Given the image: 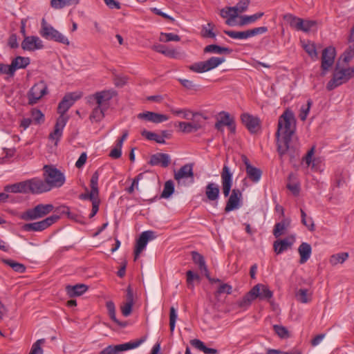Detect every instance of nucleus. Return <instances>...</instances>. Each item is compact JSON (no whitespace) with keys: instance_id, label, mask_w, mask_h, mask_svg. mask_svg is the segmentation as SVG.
<instances>
[{"instance_id":"f257e3e1","label":"nucleus","mask_w":354,"mask_h":354,"mask_svg":"<svg viewBox=\"0 0 354 354\" xmlns=\"http://www.w3.org/2000/svg\"><path fill=\"white\" fill-rule=\"evenodd\" d=\"M295 131L294 113L290 109H286L279 118L276 132L277 152L281 159L288 156L290 161H292L298 156V148L292 139Z\"/></svg>"},{"instance_id":"f03ea898","label":"nucleus","mask_w":354,"mask_h":354,"mask_svg":"<svg viewBox=\"0 0 354 354\" xmlns=\"http://www.w3.org/2000/svg\"><path fill=\"white\" fill-rule=\"evenodd\" d=\"M80 98V95L74 93H70L65 95L62 101L59 103L57 113L59 114V116L57 119L54 131L49 135V138L55 141V145L57 144V142L62 137L63 129L68 120V117L65 115L66 112H67L75 102Z\"/></svg>"},{"instance_id":"7ed1b4c3","label":"nucleus","mask_w":354,"mask_h":354,"mask_svg":"<svg viewBox=\"0 0 354 354\" xmlns=\"http://www.w3.org/2000/svg\"><path fill=\"white\" fill-rule=\"evenodd\" d=\"M44 178L45 182L50 186V191L52 188L61 187L66 181L63 172L53 165H46L43 167Z\"/></svg>"},{"instance_id":"20e7f679","label":"nucleus","mask_w":354,"mask_h":354,"mask_svg":"<svg viewBox=\"0 0 354 354\" xmlns=\"http://www.w3.org/2000/svg\"><path fill=\"white\" fill-rule=\"evenodd\" d=\"M39 34L46 39L53 40L67 46L70 45L68 39L51 25L48 24L44 18L41 20Z\"/></svg>"},{"instance_id":"39448f33","label":"nucleus","mask_w":354,"mask_h":354,"mask_svg":"<svg viewBox=\"0 0 354 354\" xmlns=\"http://www.w3.org/2000/svg\"><path fill=\"white\" fill-rule=\"evenodd\" d=\"M54 209V206L52 204H38L33 208L28 209L22 212L19 218L24 221H33L50 214Z\"/></svg>"},{"instance_id":"423d86ee","label":"nucleus","mask_w":354,"mask_h":354,"mask_svg":"<svg viewBox=\"0 0 354 354\" xmlns=\"http://www.w3.org/2000/svg\"><path fill=\"white\" fill-rule=\"evenodd\" d=\"M354 77V68H335L333 78L328 82L326 88L328 91H332L335 88L347 82L351 78Z\"/></svg>"},{"instance_id":"0eeeda50","label":"nucleus","mask_w":354,"mask_h":354,"mask_svg":"<svg viewBox=\"0 0 354 354\" xmlns=\"http://www.w3.org/2000/svg\"><path fill=\"white\" fill-rule=\"evenodd\" d=\"M48 93V85L44 80L36 82L27 93L28 104H37L44 95Z\"/></svg>"},{"instance_id":"6e6552de","label":"nucleus","mask_w":354,"mask_h":354,"mask_svg":"<svg viewBox=\"0 0 354 354\" xmlns=\"http://www.w3.org/2000/svg\"><path fill=\"white\" fill-rule=\"evenodd\" d=\"M225 61L224 57H212L206 61L198 62L189 66L194 72L202 73L216 68Z\"/></svg>"},{"instance_id":"1a4fd4ad","label":"nucleus","mask_w":354,"mask_h":354,"mask_svg":"<svg viewBox=\"0 0 354 354\" xmlns=\"http://www.w3.org/2000/svg\"><path fill=\"white\" fill-rule=\"evenodd\" d=\"M59 218L60 216L59 215L53 214L42 221L25 224L23 226V229L27 232H41L56 223Z\"/></svg>"},{"instance_id":"9d476101","label":"nucleus","mask_w":354,"mask_h":354,"mask_svg":"<svg viewBox=\"0 0 354 354\" xmlns=\"http://www.w3.org/2000/svg\"><path fill=\"white\" fill-rule=\"evenodd\" d=\"M144 341L145 339H140L122 344L110 345L104 348L99 354H118L120 352L138 347Z\"/></svg>"},{"instance_id":"9b49d317","label":"nucleus","mask_w":354,"mask_h":354,"mask_svg":"<svg viewBox=\"0 0 354 354\" xmlns=\"http://www.w3.org/2000/svg\"><path fill=\"white\" fill-rule=\"evenodd\" d=\"M115 95L113 91H102L97 92L90 97V103L95 102L97 106L109 109V102Z\"/></svg>"},{"instance_id":"f8f14e48","label":"nucleus","mask_w":354,"mask_h":354,"mask_svg":"<svg viewBox=\"0 0 354 354\" xmlns=\"http://www.w3.org/2000/svg\"><path fill=\"white\" fill-rule=\"evenodd\" d=\"M194 164L189 163L181 167L178 171H175L174 178L178 185H185V180H189L192 183L194 180L193 171Z\"/></svg>"},{"instance_id":"ddd939ff","label":"nucleus","mask_w":354,"mask_h":354,"mask_svg":"<svg viewBox=\"0 0 354 354\" xmlns=\"http://www.w3.org/2000/svg\"><path fill=\"white\" fill-rule=\"evenodd\" d=\"M28 194H39L50 191V186L42 180L38 178H33L26 180Z\"/></svg>"},{"instance_id":"4468645a","label":"nucleus","mask_w":354,"mask_h":354,"mask_svg":"<svg viewBox=\"0 0 354 354\" xmlns=\"http://www.w3.org/2000/svg\"><path fill=\"white\" fill-rule=\"evenodd\" d=\"M335 55V48L333 46H328L323 50L321 63L323 75H325V72L328 71L333 65Z\"/></svg>"},{"instance_id":"2eb2a0df","label":"nucleus","mask_w":354,"mask_h":354,"mask_svg":"<svg viewBox=\"0 0 354 354\" xmlns=\"http://www.w3.org/2000/svg\"><path fill=\"white\" fill-rule=\"evenodd\" d=\"M99 172L95 171L90 180L91 192L89 193L82 194L80 196V198L82 200H89L91 201L95 200V198L99 197V188H98V180H99Z\"/></svg>"},{"instance_id":"dca6fc26","label":"nucleus","mask_w":354,"mask_h":354,"mask_svg":"<svg viewBox=\"0 0 354 354\" xmlns=\"http://www.w3.org/2000/svg\"><path fill=\"white\" fill-rule=\"evenodd\" d=\"M221 177L223 194L225 197H227L232 186V173L227 165H224Z\"/></svg>"},{"instance_id":"f3484780","label":"nucleus","mask_w":354,"mask_h":354,"mask_svg":"<svg viewBox=\"0 0 354 354\" xmlns=\"http://www.w3.org/2000/svg\"><path fill=\"white\" fill-rule=\"evenodd\" d=\"M21 48L24 50L35 51L44 48L43 41L37 36H24L21 42Z\"/></svg>"},{"instance_id":"a211bd4d","label":"nucleus","mask_w":354,"mask_h":354,"mask_svg":"<svg viewBox=\"0 0 354 354\" xmlns=\"http://www.w3.org/2000/svg\"><path fill=\"white\" fill-rule=\"evenodd\" d=\"M242 161L245 165V171L247 177L253 183H257L260 180L262 171L260 169L252 166L248 158L245 156H242Z\"/></svg>"},{"instance_id":"6ab92c4d","label":"nucleus","mask_w":354,"mask_h":354,"mask_svg":"<svg viewBox=\"0 0 354 354\" xmlns=\"http://www.w3.org/2000/svg\"><path fill=\"white\" fill-rule=\"evenodd\" d=\"M255 299L269 301L273 297V292L262 283H257L251 289Z\"/></svg>"},{"instance_id":"aec40b11","label":"nucleus","mask_w":354,"mask_h":354,"mask_svg":"<svg viewBox=\"0 0 354 354\" xmlns=\"http://www.w3.org/2000/svg\"><path fill=\"white\" fill-rule=\"evenodd\" d=\"M241 121L252 133H257L260 129V120L257 117L248 113H243L241 115Z\"/></svg>"},{"instance_id":"412c9836","label":"nucleus","mask_w":354,"mask_h":354,"mask_svg":"<svg viewBox=\"0 0 354 354\" xmlns=\"http://www.w3.org/2000/svg\"><path fill=\"white\" fill-rule=\"evenodd\" d=\"M241 196L242 194L240 190L238 189H234L232 191V194L230 196L228 201H227L225 212H229L238 209L240 207Z\"/></svg>"},{"instance_id":"4be33fe9","label":"nucleus","mask_w":354,"mask_h":354,"mask_svg":"<svg viewBox=\"0 0 354 354\" xmlns=\"http://www.w3.org/2000/svg\"><path fill=\"white\" fill-rule=\"evenodd\" d=\"M138 118L156 124L161 123L169 120V117L167 115L151 111L140 113L138 115Z\"/></svg>"},{"instance_id":"5701e85b","label":"nucleus","mask_w":354,"mask_h":354,"mask_svg":"<svg viewBox=\"0 0 354 354\" xmlns=\"http://www.w3.org/2000/svg\"><path fill=\"white\" fill-rule=\"evenodd\" d=\"M149 163L151 165H161L162 167H167L170 163V157L167 153H158L153 155Z\"/></svg>"},{"instance_id":"b1692460","label":"nucleus","mask_w":354,"mask_h":354,"mask_svg":"<svg viewBox=\"0 0 354 354\" xmlns=\"http://www.w3.org/2000/svg\"><path fill=\"white\" fill-rule=\"evenodd\" d=\"M220 15L223 18L227 19L225 23L228 26H234L235 19L238 17L235 8L234 7H225L221 9L220 11Z\"/></svg>"},{"instance_id":"393cba45","label":"nucleus","mask_w":354,"mask_h":354,"mask_svg":"<svg viewBox=\"0 0 354 354\" xmlns=\"http://www.w3.org/2000/svg\"><path fill=\"white\" fill-rule=\"evenodd\" d=\"M290 225V219L288 218H283L280 222L274 225L273 234L276 238L284 234Z\"/></svg>"},{"instance_id":"a878e982","label":"nucleus","mask_w":354,"mask_h":354,"mask_svg":"<svg viewBox=\"0 0 354 354\" xmlns=\"http://www.w3.org/2000/svg\"><path fill=\"white\" fill-rule=\"evenodd\" d=\"M88 290V286L85 284L80 283L75 286H67L66 291L67 295L71 297L80 296Z\"/></svg>"},{"instance_id":"bb28decb","label":"nucleus","mask_w":354,"mask_h":354,"mask_svg":"<svg viewBox=\"0 0 354 354\" xmlns=\"http://www.w3.org/2000/svg\"><path fill=\"white\" fill-rule=\"evenodd\" d=\"M5 191L15 194H28L26 180L7 185L5 187Z\"/></svg>"},{"instance_id":"cd10ccee","label":"nucleus","mask_w":354,"mask_h":354,"mask_svg":"<svg viewBox=\"0 0 354 354\" xmlns=\"http://www.w3.org/2000/svg\"><path fill=\"white\" fill-rule=\"evenodd\" d=\"M219 187L214 183H209L206 186L205 194L209 201H216L219 196Z\"/></svg>"},{"instance_id":"c85d7f7f","label":"nucleus","mask_w":354,"mask_h":354,"mask_svg":"<svg viewBox=\"0 0 354 354\" xmlns=\"http://www.w3.org/2000/svg\"><path fill=\"white\" fill-rule=\"evenodd\" d=\"M192 256L193 261L198 266L199 270L204 272L206 277H208V270L203 257L196 252H192Z\"/></svg>"},{"instance_id":"c756f323","label":"nucleus","mask_w":354,"mask_h":354,"mask_svg":"<svg viewBox=\"0 0 354 354\" xmlns=\"http://www.w3.org/2000/svg\"><path fill=\"white\" fill-rule=\"evenodd\" d=\"M232 50L227 47H221L216 44H210L205 47L204 53H212L216 54H230Z\"/></svg>"},{"instance_id":"7c9ffc66","label":"nucleus","mask_w":354,"mask_h":354,"mask_svg":"<svg viewBox=\"0 0 354 354\" xmlns=\"http://www.w3.org/2000/svg\"><path fill=\"white\" fill-rule=\"evenodd\" d=\"M283 19L286 21L290 26V27L299 31L301 26L302 24V19L297 17L292 14L287 13L283 15Z\"/></svg>"},{"instance_id":"2f4dec72","label":"nucleus","mask_w":354,"mask_h":354,"mask_svg":"<svg viewBox=\"0 0 354 354\" xmlns=\"http://www.w3.org/2000/svg\"><path fill=\"white\" fill-rule=\"evenodd\" d=\"M298 252L300 255L299 263L303 264L310 259L312 252V248L310 245H300L298 248Z\"/></svg>"},{"instance_id":"473e14b6","label":"nucleus","mask_w":354,"mask_h":354,"mask_svg":"<svg viewBox=\"0 0 354 354\" xmlns=\"http://www.w3.org/2000/svg\"><path fill=\"white\" fill-rule=\"evenodd\" d=\"M106 307L108 310V314L110 317V318L118 326L121 327H125L127 326V323L120 322L117 318L115 315V306L114 303L112 301H108L106 303Z\"/></svg>"},{"instance_id":"72a5a7b5","label":"nucleus","mask_w":354,"mask_h":354,"mask_svg":"<svg viewBox=\"0 0 354 354\" xmlns=\"http://www.w3.org/2000/svg\"><path fill=\"white\" fill-rule=\"evenodd\" d=\"M349 254L348 252H339L334 254L330 256L329 263L332 266H335L337 264H342L348 258Z\"/></svg>"},{"instance_id":"f704fd0d","label":"nucleus","mask_w":354,"mask_h":354,"mask_svg":"<svg viewBox=\"0 0 354 354\" xmlns=\"http://www.w3.org/2000/svg\"><path fill=\"white\" fill-rule=\"evenodd\" d=\"M178 127L182 132L189 133L198 131L201 128V125L194 122H179Z\"/></svg>"},{"instance_id":"c9c22d12","label":"nucleus","mask_w":354,"mask_h":354,"mask_svg":"<svg viewBox=\"0 0 354 354\" xmlns=\"http://www.w3.org/2000/svg\"><path fill=\"white\" fill-rule=\"evenodd\" d=\"M191 344L205 354H216L218 351L215 348H207L204 343L197 339L191 341Z\"/></svg>"},{"instance_id":"e433bc0d","label":"nucleus","mask_w":354,"mask_h":354,"mask_svg":"<svg viewBox=\"0 0 354 354\" xmlns=\"http://www.w3.org/2000/svg\"><path fill=\"white\" fill-rule=\"evenodd\" d=\"M107 109H106L104 108L95 106L93 108L92 113H91V115L89 116V119L91 120V121L92 122H98L101 121L104 118V112Z\"/></svg>"},{"instance_id":"4c0bfd02","label":"nucleus","mask_w":354,"mask_h":354,"mask_svg":"<svg viewBox=\"0 0 354 354\" xmlns=\"http://www.w3.org/2000/svg\"><path fill=\"white\" fill-rule=\"evenodd\" d=\"M80 0H50V6L55 9H62L66 6L77 5Z\"/></svg>"},{"instance_id":"58836bf2","label":"nucleus","mask_w":354,"mask_h":354,"mask_svg":"<svg viewBox=\"0 0 354 354\" xmlns=\"http://www.w3.org/2000/svg\"><path fill=\"white\" fill-rule=\"evenodd\" d=\"M264 13L262 12H257L252 15H244L241 17L239 25L243 26L245 25L250 24L255 22L263 16Z\"/></svg>"},{"instance_id":"ea45409f","label":"nucleus","mask_w":354,"mask_h":354,"mask_svg":"<svg viewBox=\"0 0 354 354\" xmlns=\"http://www.w3.org/2000/svg\"><path fill=\"white\" fill-rule=\"evenodd\" d=\"M11 64L15 72L17 69L26 68L30 64V59L18 56L12 61Z\"/></svg>"},{"instance_id":"a19ab883","label":"nucleus","mask_w":354,"mask_h":354,"mask_svg":"<svg viewBox=\"0 0 354 354\" xmlns=\"http://www.w3.org/2000/svg\"><path fill=\"white\" fill-rule=\"evenodd\" d=\"M255 299H256L252 290H250L246 295H245L240 300L238 301L237 304L240 308H247Z\"/></svg>"},{"instance_id":"79ce46f5","label":"nucleus","mask_w":354,"mask_h":354,"mask_svg":"<svg viewBox=\"0 0 354 354\" xmlns=\"http://www.w3.org/2000/svg\"><path fill=\"white\" fill-rule=\"evenodd\" d=\"M224 33L232 39H247L250 38L248 30L245 31L224 30Z\"/></svg>"},{"instance_id":"37998d69","label":"nucleus","mask_w":354,"mask_h":354,"mask_svg":"<svg viewBox=\"0 0 354 354\" xmlns=\"http://www.w3.org/2000/svg\"><path fill=\"white\" fill-rule=\"evenodd\" d=\"M156 237V232L148 230L141 233L139 239L136 241V243H147V242L153 241Z\"/></svg>"},{"instance_id":"c03bdc74","label":"nucleus","mask_w":354,"mask_h":354,"mask_svg":"<svg viewBox=\"0 0 354 354\" xmlns=\"http://www.w3.org/2000/svg\"><path fill=\"white\" fill-rule=\"evenodd\" d=\"M141 135L149 140H153L160 144L165 143V140L163 139V136H160V135H158L156 133L144 130L142 131Z\"/></svg>"},{"instance_id":"a18cd8bd","label":"nucleus","mask_w":354,"mask_h":354,"mask_svg":"<svg viewBox=\"0 0 354 354\" xmlns=\"http://www.w3.org/2000/svg\"><path fill=\"white\" fill-rule=\"evenodd\" d=\"M293 177V174H289L288 183L286 185V187L292 193L293 195L297 196L300 192V185L297 181L291 182V179Z\"/></svg>"},{"instance_id":"49530a36","label":"nucleus","mask_w":354,"mask_h":354,"mask_svg":"<svg viewBox=\"0 0 354 354\" xmlns=\"http://www.w3.org/2000/svg\"><path fill=\"white\" fill-rule=\"evenodd\" d=\"M214 24L212 23H208L205 26H202L201 35L204 38H214L216 34L213 32Z\"/></svg>"},{"instance_id":"de8ad7c7","label":"nucleus","mask_w":354,"mask_h":354,"mask_svg":"<svg viewBox=\"0 0 354 354\" xmlns=\"http://www.w3.org/2000/svg\"><path fill=\"white\" fill-rule=\"evenodd\" d=\"M3 262L9 266L17 272L24 273L26 270V267L23 264L15 262L11 259H3Z\"/></svg>"},{"instance_id":"09e8293b","label":"nucleus","mask_w":354,"mask_h":354,"mask_svg":"<svg viewBox=\"0 0 354 354\" xmlns=\"http://www.w3.org/2000/svg\"><path fill=\"white\" fill-rule=\"evenodd\" d=\"M234 120L230 118L228 113L223 111L220 113V120L216 122V126H232Z\"/></svg>"},{"instance_id":"8fccbe9b","label":"nucleus","mask_w":354,"mask_h":354,"mask_svg":"<svg viewBox=\"0 0 354 354\" xmlns=\"http://www.w3.org/2000/svg\"><path fill=\"white\" fill-rule=\"evenodd\" d=\"M301 223L306 226L309 230L313 231L315 229L314 222L311 217H308L306 212L301 209Z\"/></svg>"},{"instance_id":"3c124183","label":"nucleus","mask_w":354,"mask_h":354,"mask_svg":"<svg viewBox=\"0 0 354 354\" xmlns=\"http://www.w3.org/2000/svg\"><path fill=\"white\" fill-rule=\"evenodd\" d=\"M174 192V183L168 180L165 183L163 191L161 194V198H168Z\"/></svg>"},{"instance_id":"603ef678","label":"nucleus","mask_w":354,"mask_h":354,"mask_svg":"<svg viewBox=\"0 0 354 354\" xmlns=\"http://www.w3.org/2000/svg\"><path fill=\"white\" fill-rule=\"evenodd\" d=\"M232 291V286L227 283H221L217 288L216 291L214 292L215 297H218L220 295L226 293L227 295H230Z\"/></svg>"},{"instance_id":"864d4df0","label":"nucleus","mask_w":354,"mask_h":354,"mask_svg":"<svg viewBox=\"0 0 354 354\" xmlns=\"http://www.w3.org/2000/svg\"><path fill=\"white\" fill-rule=\"evenodd\" d=\"M32 121L35 124H41L44 122V115L37 109H32L31 111Z\"/></svg>"},{"instance_id":"5fc2aeb1","label":"nucleus","mask_w":354,"mask_h":354,"mask_svg":"<svg viewBox=\"0 0 354 354\" xmlns=\"http://www.w3.org/2000/svg\"><path fill=\"white\" fill-rule=\"evenodd\" d=\"M305 51L313 59H317L318 54L316 50L315 44L308 41L307 44L303 46Z\"/></svg>"},{"instance_id":"6e6d98bb","label":"nucleus","mask_w":354,"mask_h":354,"mask_svg":"<svg viewBox=\"0 0 354 354\" xmlns=\"http://www.w3.org/2000/svg\"><path fill=\"white\" fill-rule=\"evenodd\" d=\"M312 104H313L312 100H308L307 101V104L306 105H303L301 106L300 113L299 115V117L301 119V120H302V121L306 120V119L309 113Z\"/></svg>"},{"instance_id":"4d7b16f0","label":"nucleus","mask_w":354,"mask_h":354,"mask_svg":"<svg viewBox=\"0 0 354 354\" xmlns=\"http://www.w3.org/2000/svg\"><path fill=\"white\" fill-rule=\"evenodd\" d=\"M45 342L44 339H40L37 340L32 346L31 350L29 354H43V350L41 348V344Z\"/></svg>"},{"instance_id":"13d9d810","label":"nucleus","mask_w":354,"mask_h":354,"mask_svg":"<svg viewBox=\"0 0 354 354\" xmlns=\"http://www.w3.org/2000/svg\"><path fill=\"white\" fill-rule=\"evenodd\" d=\"M250 0H240L239 2L235 6H233L234 8H235L236 12L237 13L238 16L239 13H242L247 10L250 5Z\"/></svg>"},{"instance_id":"bf43d9fd","label":"nucleus","mask_w":354,"mask_h":354,"mask_svg":"<svg viewBox=\"0 0 354 354\" xmlns=\"http://www.w3.org/2000/svg\"><path fill=\"white\" fill-rule=\"evenodd\" d=\"M160 40L165 42L170 41H179L180 40V37L178 35L171 32L161 33Z\"/></svg>"},{"instance_id":"052dcab7","label":"nucleus","mask_w":354,"mask_h":354,"mask_svg":"<svg viewBox=\"0 0 354 354\" xmlns=\"http://www.w3.org/2000/svg\"><path fill=\"white\" fill-rule=\"evenodd\" d=\"M296 297L298 301L304 304H306L310 300L308 296V290L306 289H299L296 293Z\"/></svg>"},{"instance_id":"680f3d73","label":"nucleus","mask_w":354,"mask_h":354,"mask_svg":"<svg viewBox=\"0 0 354 354\" xmlns=\"http://www.w3.org/2000/svg\"><path fill=\"white\" fill-rule=\"evenodd\" d=\"M177 317L178 315L175 308L173 306L171 307L169 312V327L171 333L174 330Z\"/></svg>"},{"instance_id":"e2e57ef3","label":"nucleus","mask_w":354,"mask_h":354,"mask_svg":"<svg viewBox=\"0 0 354 354\" xmlns=\"http://www.w3.org/2000/svg\"><path fill=\"white\" fill-rule=\"evenodd\" d=\"M171 112L176 115H182V118L186 120H189L191 115H194V114L187 109H171Z\"/></svg>"},{"instance_id":"0e129e2a","label":"nucleus","mask_w":354,"mask_h":354,"mask_svg":"<svg viewBox=\"0 0 354 354\" xmlns=\"http://www.w3.org/2000/svg\"><path fill=\"white\" fill-rule=\"evenodd\" d=\"M354 57V45L349 46L342 54V58L345 63H348Z\"/></svg>"},{"instance_id":"69168bd1","label":"nucleus","mask_w":354,"mask_h":354,"mask_svg":"<svg viewBox=\"0 0 354 354\" xmlns=\"http://www.w3.org/2000/svg\"><path fill=\"white\" fill-rule=\"evenodd\" d=\"M145 173L139 174L133 180L131 183V185L127 189L129 194L133 193L135 189H138V183L139 181L143 178Z\"/></svg>"},{"instance_id":"338daca9","label":"nucleus","mask_w":354,"mask_h":354,"mask_svg":"<svg viewBox=\"0 0 354 354\" xmlns=\"http://www.w3.org/2000/svg\"><path fill=\"white\" fill-rule=\"evenodd\" d=\"M317 22L315 21L302 19V24L301 26L299 31L308 32L311 30L313 27L315 26Z\"/></svg>"},{"instance_id":"774afa93","label":"nucleus","mask_w":354,"mask_h":354,"mask_svg":"<svg viewBox=\"0 0 354 354\" xmlns=\"http://www.w3.org/2000/svg\"><path fill=\"white\" fill-rule=\"evenodd\" d=\"M274 330L275 333L281 337V338H288L289 337V333L286 328L279 326V325H274Z\"/></svg>"}]
</instances>
